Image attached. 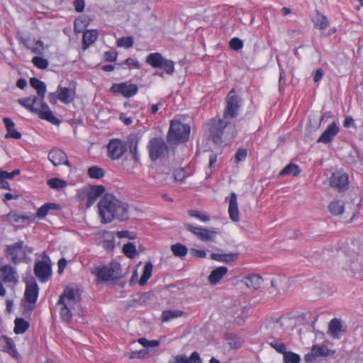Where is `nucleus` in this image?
<instances>
[{"mask_svg": "<svg viewBox=\"0 0 363 363\" xmlns=\"http://www.w3.org/2000/svg\"><path fill=\"white\" fill-rule=\"evenodd\" d=\"M241 107L242 99L232 89L225 99L223 118H213L206 124L209 137L214 143H228L235 138V125L230 120L238 116Z\"/></svg>", "mask_w": 363, "mask_h": 363, "instance_id": "1", "label": "nucleus"}, {"mask_svg": "<svg viewBox=\"0 0 363 363\" xmlns=\"http://www.w3.org/2000/svg\"><path fill=\"white\" fill-rule=\"evenodd\" d=\"M98 215L103 224L114 220L125 221L129 218V204L111 193L104 194L97 204Z\"/></svg>", "mask_w": 363, "mask_h": 363, "instance_id": "2", "label": "nucleus"}, {"mask_svg": "<svg viewBox=\"0 0 363 363\" xmlns=\"http://www.w3.org/2000/svg\"><path fill=\"white\" fill-rule=\"evenodd\" d=\"M45 96L30 95L18 99V103L32 113L37 114L43 120L52 124L59 125L60 121L54 116L49 106L44 102Z\"/></svg>", "mask_w": 363, "mask_h": 363, "instance_id": "3", "label": "nucleus"}, {"mask_svg": "<svg viewBox=\"0 0 363 363\" xmlns=\"http://www.w3.org/2000/svg\"><path fill=\"white\" fill-rule=\"evenodd\" d=\"M77 303V290L70 287L65 288L57 303L60 306V315L62 320L69 323L72 320L71 310Z\"/></svg>", "mask_w": 363, "mask_h": 363, "instance_id": "4", "label": "nucleus"}, {"mask_svg": "<svg viewBox=\"0 0 363 363\" xmlns=\"http://www.w3.org/2000/svg\"><path fill=\"white\" fill-rule=\"evenodd\" d=\"M190 134V126L180 121L172 120L170 122L167 133V139L170 143H179L188 140Z\"/></svg>", "mask_w": 363, "mask_h": 363, "instance_id": "5", "label": "nucleus"}, {"mask_svg": "<svg viewBox=\"0 0 363 363\" xmlns=\"http://www.w3.org/2000/svg\"><path fill=\"white\" fill-rule=\"evenodd\" d=\"M145 62L152 68L160 69L168 75H172L174 72L175 62L164 58L160 52L149 54L146 57Z\"/></svg>", "mask_w": 363, "mask_h": 363, "instance_id": "6", "label": "nucleus"}, {"mask_svg": "<svg viewBox=\"0 0 363 363\" xmlns=\"http://www.w3.org/2000/svg\"><path fill=\"white\" fill-rule=\"evenodd\" d=\"M120 267L118 265L96 267L91 273L96 277V282H107L114 281L118 278L119 273L118 271Z\"/></svg>", "mask_w": 363, "mask_h": 363, "instance_id": "7", "label": "nucleus"}, {"mask_svg": "<svg viewBox=\"0 0 363 363\" xmlns=\"http://www.w3.org/2000/svg\"><path fill=\"white\" fill-rule=\"evenodd\" d=\"M75 97L76 91L74 89L59 86L55 93L50 94L49 101L50 104H55L57 100H59L65 104H69L74 100Z\"/></svg>", "mask_w": 363, "mask_h": 363, "instance_id": "8", "label": "nucleus"}, {"mask_svg": "<svg viewBox=\"0 0 363 363\" xmlns=\"http://www.w3.org/2000/svg\"><path fill=\"white\" fill-rule=\"evenodd\" d=\"M150 158L152 161H157L167 151V146L161 138H153L147 144Z\"/></svg>", "mask_w": 363, "mask_h": 363, "instance_id": "9", "label": "nucleus"}, {"mask_svg": "<svg viewBox=\"0 0 363 363\" xmlns=\"http://www.w3.org/2000/svg\"><path fill=\"white\" fill-rule=\"evenodd\" d=\"M110 91L115 95H121L128 99L134 96L138 93V86L130 82L113 83L110 88Z\"/></svg>", "mask_w": 363, "mask_h": 363, "instance_id": "10", "label": "nucleus"}, {"mask_svg": "<svg viewBox=\"0 0 363 363\" xmlns=\"http://www.w3.org/2000/svg\"><path fill=\"white\" fill-rule=\"evenodd\" d=\"M47 260L35 262L34 274L40 282H47L52 276V265L48 257Z\"/></svg>", "mask_w": 363, "mask_h": 363, "instance_id": "11", "label": "nucleus"}, {"mask_svg": "<svg viewBox=\"0 0 363 363\" xmlns=\"http://www.w3.org/2000/svg\"><path fill=\"white\" fill-rule=\"evenodd\" d=\"M12 225L32 223L35 221L36 216L32 213H23L16 210H11L2 217Z\"/></svg>", "mask_w": 363, "mask_h": 363, "instance_id": "12", "label": "nucleus"}, {"mask_svg": "<svg viewBox=\"0 0 363 363\" xmlns=\"http://www.w3.org/2000/svg\"><path fill=\"white\" fill-rule=\"evenodd\" d=\"M107 156L112 160L120 159L126 152L125 143L118 138L111 139L106 145Z\"/></svg>", "mask_w": 363, "mask_h": 363, "instance_id": "13", "label": "nucleus"}, {"mask_svg": "<svg viewBox=\"0 0 363 363\" xmlns=\"http://www.w3.org/2000/svg\"><path fill=\"white\" fill-rule=\"evenodd\" d=\"M335 354V350L329 349L326 345L316 344L312 346L310 352L305 354L304 360L307 363H311L318 357H329Z\"/></svg>", "mask_w": 363, "mask_h": 363, "instance_id": "14", "label": "nucleus"}, {"mask_svg": "<svg viewBox=\"0 0 363 363\" xmlns=\"http://www.w3.org/2000/svg\"><path fill=\"white\" fill-rule=\"evenodd\" d=\"M330 185L339 192H344L349 187V175L342 171H336L330 178Z\"/></svg>", "mask_w": 363, "mask_h": 363, "instance_id": "15", "label": "nucleus"}, {"mask_svg": "<svg viewBox=\"0 0 363 363\" xmlns=\"http://www.w3.org/2000/svg\"><path fill=\"white\" fill-rule=\"evenodd\" d=\"M185 226L186 230L196 235L199 240L204 242L213 241L218 234V231L216 230L196 227L190 223L186 224Z\"/></svg>", "mask_w": 363, "mask_h": 363, "instance_id": "16", "label": "nucleus"}, {"mask_svg": "<svg viewBox=\"0 0 363 363\" xmlns=\"http://www.w3.org/2000/svg\"><path fill=\"white\" fill-rule=\"evenodd\" d=\"M23 249V241L15 242L8 245L6 249L7 255L14 264L25 262L24 252Z\"/></svg>", "mask_w": 363, "mask_h": 363, "instance_id": "17", "label": "nucleus"}, {"mask_svg": "<svg viewBox=\"0 0 363 363\" xmlns=\"http://www.w3.org/2000/svg\"><path fill=\"white\" fill-rule=\"evenodd\" d=\"M18 276L14 267L5 264L0 267V281L6 284H16Z\"/></svg>", "mask_w": 363, "mask_h": 363, "instance_id": "18", "label": "nucleus"}, {"mask_svg": "<svg viewBox=\"0 0 363 363\" xmlns=\"http://www.w3.org/2000/svg\"><path fill=\"white\" fill-rule=\"evenodd\" d=\"M48 158L49 161L55 167L65 164L69 167L70 164L68 160L67 155L61 149L55 147L50 150L48 153Z\"/></svg>", "mask_w": 363, "mask_h": 363, "instance_id": "19", "label": "nucleus"}, {"mask_svg": "<svg viewBox=\"0 0 363 363\" xmlns=\"http://www.w3.org/2000/svg\"><path fill=\"white\" fill-rule=\"evenodd\" d=\"M104 192L105 187L102 185L91 186L86 194V208H90L93 206L97 199L104 194Z\"/></svg>", "mask_w": 363, "mask_h": 363, "instance_id": "20", "label": "nucleus"}, {"mask_svg": "<svg viewBox=\"0 0 363 363\" xmlns=\"http://www.w3.org/2000/svg\"><path fill=\"white\" fill-rule=\"evenodd\" d=\"M97 235L102 239V247L107 252H111L115 248V233L108 230H101Z\"/></svg>", "mask_w": 363, "mask_h": 363, "instance_id": "21", "label": "nucleus"}, {"mask_svg": "<svg viewBox=\"0 0 363 363\" xmlns=\"http://www.w3.org/2000/svg\"><path fill=\"white\" fill-rule=\"evenodd\" d=\"M339 131L340 129L336 123L333 122L318 138L317 142L328 144L333 140V138L339 133Z\"/></svg>", "mask_w": 363, "mask_h": 363, "instance_id": "22", "label": "nucleus"}, {"mask_svg": "<svg viewBox=\"0 0 363 363\" xmlns=\"http://www.w3.org/2000/svg\"><path fill=\"white\" fill-rule=\"evenodd\" d=\"M228 214L232 221L238 222L240 220V213L238 210L237 195L235 192H232L230 194L228 206Z\"/></svg>", "mask_w": 363, "mask_h": 363, "instance_id": "23", "label": "nucleus"}, {"mask_svg": "<svg viewBox=\"0 0 363 363\" xmlns=\"http://www.w3.org/2000/svg\"><path fill=\"white\" fill-rule=\"evenodd\" d=\"M0 351L8 353L12 357H16L18 354L13 341L5 335L0 336Z\"/></svg>", "mask_w": 363, "mask_h": 363, "instance_id": "24", "label": "nucleus"}, {"mask_svg": "<svg viewBox=\"0 0 363 363\" xmlns=\"http://www.w3.org/2000/svg\"><path fill=\"white\" fill-rule=\"evenodd\" d=\"M242 282L244 283L248 289L257 290L261 287L263 279L259 275L252 274L244 277L242 279Z\"/></svg>", "mask_w": 363, "mask_h": 363, "instance_id": "25", "label": "nucleus"}, {"mask_svg": "<svg viewBox=\"0 0 363 363\" xmlns=\"http://www.w3.org/2000/svg\"><path fill=\"white\" fill-rule=\"evenodd\" d=\"M3 122L6 130V134L4 136L5 138H13L17 140L21 138L22 134L15 128V124L11 118H4Z\"/></svg>", "mask_w": 363, "mask_h": 363, "instance_id": "26", "label": "nucleus"}, {"mask_svg": "<svg viewBox=\"0 0 363 363\" xmlns=\"http://www.w3.org/2000/svg\"><path fill=\"white\" fill-rule=\"evenodd\" d=\"M38 296V286L36 283L28 284L25 290V298L30 303H35Z\"/></svg>", "mask_w": 363, "mask_h": 363, "instance_id": "27", "label": "nucleus"}, {"mask_svg": "<svg viewBox=\"0 0 363 363\" xmlns=\"http://www.w3.org/2000/svg\"><path fill=\"white\" fill-rule=\"evenodd\" d=\"M228 268L225 267H219L213 270L208 276V281L211 284H218L223 277L227 274Z\"/></svg>", "mask_w": 363, "mask_h": 363, "instance_id": "28", "label": "nucleus"}, {"mask_svg": "<svg viewBox=\"0 0 363 363\" xmlns=\"http://www.w3.org/2000/svg\"><path fill=\"white\" fill-rule=\"evenodd\" d=\"M313 22L314 23V27L320 30L326 29L329 26V21L328 18L319 11H315Z\"/></svg>", "mask_w": 363, "mask_h": 363, "instance_id": "29", "label": "nucleus"}, {"mask_svg": "<svg viewBox=\"0 0 363 363\" xmlns=\"http://www.w3.org/2000/svg\"><path fill=\"white\" fill-rule=\"evenodd\" d=\"M98 38V32L96 30H88L83 34L82 38V47L83 49H87L91 44H93Z\"/></svg>", "mask_w": 363, "mask_h": 363, "instance_id": "30", "label": "nucleus"}, {"mask_svg": "<svg viewBox=\"0 0 363 363\" xmlns=\"http://www.w3.org/2000/svg\"><path fill=\"white\" fill-rule=\"evenodd\" d=\"M58 208V204L48 202L40 207L34 216H36V218H44L50 210H57Z\"/></svg>", "mask_w": 363, "mask_h": 363, "instance_id": "31", "label": "nucleus"}, {"mask_svg": "<svg viewBox=\"0 0 363 363\" xmlns=\"http://www.w3.org/2000/svg\"><path fill=\"white\" fill-rule=\"evenodd\" d=\"M328 209L335 216L341 215L344 213L345 210L344 202L340 199L334 200L330 203Z\"/></svg>", "mask_w": 363, "mask_h": 363, "instance_id": "32", "label": "nucleus"}, {"mask_svg": "<svg viewBox=\"0 0 363 363\" xmlns=\"http://www.w3.org/2000/svg\"><path fill=\"white\" fill-rule=\"evenodd\" d=\"M328 330L333 337L339 338L340 333L342 331L341 321L337 318H333L329 323Z\"/></svg>", "mask_w": 363, "mask_h": 363, "instance_id": "33", "label": "nucleus"}, {"mask_svg": "<svg viewBox=\"0 0 363 363\" xmlns=\"http://www.w3.org/2000/svg\"><path fill=\"white\" fill-rule=\"evenodd\" d=\"M30 86L37 91L38 95L40 96H45L46 94L45 84L40 79L32 77L30 79Z\"/></svg>", "mask_w": 363, "mask_h": 363, "instance_id": "34", "label": "nucleus"}, {"mask_svg": "<svg viewBox=\"0 0 363 363\" xmlns=\"http://www.w3.org/2000/svg\"><path fill=\"white\" fill-rule=\"evenodd\" d=\"M152 269L153 265L150 262H147L145 264L143 274L139 280V284L140 286H145L150 279L152 274Z\"/></svg>", "mask_w": 363, "mask_h": 363, "instance_id": "35", "label": "nucleus"}, {"mask_svg": "<svg viewBox=\"0 0 363 363\" xmlns=\"http://www.w3.org/2000/svg\"><path fill=\"white\" fill-rule=\"evenodd\" d=\"M184 312L179 310H167L164 311L161 315L162 322H168L172 319L182 316Z\"/></svg>", "mask_w": 363, "mask_h": 363, "instance_id": "36", "label": "nucleus"}, {"mask_svg": "<svg viewBox=\"0 0 363 363\" xmlns=\"http://www.w3.org/2000/svg\"><path fill=\"white\" fill-rule=\"evenodd\" d=\"M14 323L13 331L17 335L24 333L29 328V323L22 318H16Z\"/></svg>", "mask_w": 363, "mask_h": 363, "instance_id": "37", "label": "nucleus"}, {"mask_svg": "<svg viewBox=\"0 0 363 363\" xmlns=\"http://www.w3.org/2000/svg\"><path fill=\"white\" fill-rule=\"evenodd\" d=\"M301 170L300 167L294 163L287 164L280 172V176L284 175H293L294 177L298 176L301 173Z\"/></svg>", "mask_w": 363, "mask_h": 363, "instance_id": "38", "label": "nucleus"}, {"mask_svg": "<svg viewBox=\"0 0 363 363\" xmlns=\"http://www.w3.org/2000/svg\"><path fill=\"white\" fill-rule=\"evenodd\" d=\"M47 184L52 189L59 190L66 187L67 186V182L64 179L55 177L48 179Z\"/></svg>", "mask_w": 363, "mask_h": 363, "instance_id": "39", "label": "nucleus"}, {"mask_svg": "<svg viewBox=\"0 0 363 363\" xmlns=\"http://www.w3.org/2000/svg\"><path fill=\"white\" fill-rule=\"evenodd\" d=\"M87 174L91 179H100L105 175L104 169L98 166H91L87 170Z\"/></svg>", "mask_w": 363, "mask_h": 363, "instance_id": "40", "label": "nucleus"}, {"mask_svg": "<svg viewBox=\"0 0 363 363\" xmlns=\"http://www.w3.org/2000/svg\"><path fill=\"white\" fill-rule=\"evenodd\" d=\"M88 26L87 18L79 16L74 20V30L76 33H82Z\"/></svg>", "mask_w": 363, "mask_h": 363, "instance_id": "41", "label": "nucleus"}, {"mask_svg": "<svg viewBox=\"0 0 363 363\" xmlns=\"http://www.w3.org/2000/svg\"><path fill=\"white\" fill-rule=\"evenodd\" d=\"M171 250L174 255L179 257L186 256L188 252L187 247L181 243H176L172 245L171 247Z\"/></svg>", "mask_w": 363, "mask_h": 363, "instance_id": "42", "label": "nucleus"}, {"mask_svg": "<svg viewBox=\"0 0 363 363\" xmlns=\"http://www.w3.org/2000/svg\"><path fill=\"white\" fill-rule=\"evenodd\" d=\"M123 254L128 258H134L137 255V250L135 246L131 242H128L124 244L123 246Z\"/></svg>", "mask_w": 363, "mask_h": 363, "instance_id": "43", "label": "nucleus"}, {"mask_svg": "<svg viewBox=\"0 0 363 363\" xmlns=\"http://www.w3.org/2000/svg\"><path fill=\"white\" fill-rule=\"evenodd\" d=\"M283 357L284 363H299L301 362L300 355L291 351H286Z\"/></svg>", "mask_w": 363, "mask_h": 363, "instance_id": "44", "label": "nucleus"}, {"mask_svg": "<svg viewBox=\"0 0 363 363\" xmlns=\"http://www.w3.org/2000/svg\"><path fill=\"white\" fill-rule=\"evenodd\" d=\"M32 62L35 67L40 69H46L49 65L48 61L46 59L38 56L33 57Z\"/></svg>", "mask_w": 363, "mask_h": 363, "instance_id": "45", "label": "nucleus"}, {"mask_svg": "<svg viewBox=\"0 0 363 363\" xmlns=\"http://www.w3.org/2000/svg\"><path fill=\"white\" fill-rule=\"evenodd\" d=\"M134 43L133 38L131 36L123 37L117 40V46L125 48L133 47Z\"/></svg>", "mask_w": 363, "mask_h": 363, "instance_id": "46", "label": "nucleus"}, {"mask_svg": "<svg viewBox=\"0 0 363 363\" xmlns=\"http://www.w3.org/2000/svg\"><path fill=\"white\" fill-rule=\"evenodd\" d=\"M188 214L191 217L196 218L203 222H208L210 220L209 216L203 214L201 211H199L189 210V211H188Z\"/></svg>", "mask_w": 363, "mask_h": 363, "instance_id": "47", "label": "nucleus"}, {"mask_svg": "<svg viewBox=\"0 0 363 363\" xmlns=\"http://www.w3.org/2000/svg\"><path fill=\"white\" fill-rule=\"evenodd\" d=\"M269 345L280 354H284L286 352V347L284 342L281 341H273L269 342Z\"/></svg>", "mask_w": 363, "mask_h": 363, "instance_id": "48", "label": "nucleus"}, {"mask_svg": "<svg viewBox=\"0 0 363 363\" xmlns=\"http://www.w3.org/2000/svg\"><path fill=\"white\" fill-rule=\"evenodd\" d=\"M230 48L233 50H239L243 48V42L238 38H233L230 40Z\"/></svg>", "mask_w": 363, "mask_h": 363, "instance_id": "49", "label": "nucleus"}, {"mask_svg": "<svg viewBox=\"0 0 363 363\" xmlns=\"http://www.w3.org/2000/svg\"><path fill=\"white\" fill-rule=\"evenodd\" d=\"M19 169H15L11 172H8L6 171H2L0 169V180L1 179H12L16 175H18L20 174Z\"/></svg>", "mask_w": 363, "mask_h": 363, "instance_id": "50", "label": "nucleus"}, {"mask_svg": "<svg viewBox=\"0 0 363 363\" xmlns=\"http://www.w3.org/2000/svg\"><path fill=\"white\" fill-rule=\"evenodd\" d=\"M247 155V150L245 148H239L235 155V162L244 161Z\"/></svg>", "mask_w": 363, "mask_h": 363, "instance_id": "51", "label": "nucleus"}, {"mask_svg": "<svg viewBox=\"0 0 363 363\" xmlns=\"http://www.w3.org/2000/svg\"><path fill=\"white\" fill-rule=\"evenodd\" d=\"M187 174L183 168H178L174 171V178L175 181L182 182Z\"/></svg>", "mask_w": 363, "mask_h": 363, "instance_id": "52", "label": "nucleus"}, {"mask_svg": "<svg viewBox=\"0 0 363 363\" xmlns=\"http://www.w3.org/2000/svg\"><path fill=\"white\" fill-rule=\"evenodd\" d=\"M138 342L140 345H142L145 347H157L160 345V341L158 340H148L146 338H140Z\"/></svg>", "mask_w": 363, "mask_h": 363, "instance_id": "53", "label": "nucleus"}, {"mask_svg": "<svg viewBox=\"0 0 363 363\" xmlns=\"http://www.w3.org/2000/svg\"><path fill=\"white\" fill-rule=\"evenodd\" d=\"M35 44L38 46V47H34V48H30L28 47V45H26V48L27 49H29L31 50L32 52L33 53H35V54H40L41 53V51L43 50V47H44V43L42 40H38L36 42H35Z\"/></svg>", "mask_w": 363, "mask_h": 363, "instance_id": "54", "label": "nucleus"}, {"mask_svg": "<svg viewBox=\"0 0 363 363\" xmlns=\"http://www.w3.org/2000/svg\"><path fill=\"white\" fill-rule=\"evenodd\" d=\"M121 65H126L130 67L132 66L135 69L140 68V62L137 60L133 59L131 57L127 58L124 62L121 63Z\"/></svg>", "mask_w": 363, "mask_h": 363, "instance_id": "55", "label": "nucleus"}, {"mask_svg": "<svg viewBox=\"0 0 363 363\" xmlns=\"http://www.w3.org/2000/svg\"><path fill=\"white\" fill-rule=\"evenodd\" d=\"M202 360L197 352H193L188 358L187 363H201Z\"/></svg>", "mask_w": 363, "mask_h": 363, "instance_id": "56", "label": "nucleus"}, {"mask_svg": "<svg viewBox=\"0 0 363 363\" xmlns=\"http://www.w3.org/2000/svg\"><path fill=\"white\" fill-rule=\"evenodd\" d=\"M67 259L64 257L60 259L57 262V273L62 274L67 267Z\"/></svg>", "mask_w": 363, "mask_h": 363, "instance_id": "57", "label": "nucleus"}, {"mask_svg": "<svg viewBox=\"0 0 363 363\" xmlns=\"http://www.w3.org/2000/svg\"><path fill=\"white\" fill-rule=\"evenodd\" d=\"M74 9L77 12L81 13L84 10L85 1L84 0H74Z\"/></svg>", "mask_w": 363, "mask_h": 363, "instance_id": "58", "label": "nucleus"}, {"mask_svg": "<svg viewBox=\"0 0 363 363\" xmlns=\"http://www.w3.org/2000/svg\"><path fill=\"white\" fill-rule=\"evenodd\" d=\"M105 59L108 62H116L117 60V52L113 51H106L105 52Z\"/></svg>", "mask_w": 363, "mask_h": 363, "instance_id": "59", "label": "nucleus"}, {"mask_svg": "<svg viewBox=\"0 0 363 363\" xmlns=\"http://www.w3.org/2000/svg\"><path fill=\"white\" fill-rule=\"evenodd\" d=\"M191 253L192 255L200 258H205L206 257V253L203 250L191 249Z\"/></svg>", "mask_w": 363, "mask_h": 363, "instance_id": "60", "label": "nucleus"}, {"mask_svg": "<svg viewBox=\"0 0 363 363\" xmlns=\"http://www.w3.org/2000/svg\"><path fill=\"white\" fill-rule=\"evenodd\" d=\"M237 258L235 254H223V262H230L234 261Z\"/></svg>", "mask_w": 363, "mask_h": 363, "instance_id": "61", "label": "nucleus"}, {"mask_svg": "<svg viewBox=\"0 0 363 363\" xmlns=\"http://www.w3.org/2000/svg\"><path fill=\"white\" fill-rule=\"evenodd\" d=\"M188 357L185 354H177L174 357V363H187Z\"/></svg>", "mask_w": 363, "mask_h": 363, "instance_id": "62", "label": "nucleus"}, {"mask_svg": "<svg viewBox=\"0 0 363 363\" xmlns=\"http://www.w3.org/2000/svg\"><path fill=\"white\" fill-rule=\"evenodd\" d=\"M23 251L24 252V259H25V261H26L27 257L29 255L33 253V247L27 246V245H24L23 244Z\"/></svg>", "mask_w": 363, "mask_h": 363, "instance_id": "63", "label": "nucleus"}, {"mask_svg": "<svg viewBox=\"0 0 363 363\" xmlns=\"http://www.w3.org/2000/svg\"><path fill=\"white\" fill-rule=\"evenodd\" d=\"M323 76V72L322 69H318L313 76V80L315 82H319Z\"/></svg>", "mask_w": 363, "mask_h": 363, "instance_id": "64", "label": "nucleus"}]
</instances>
